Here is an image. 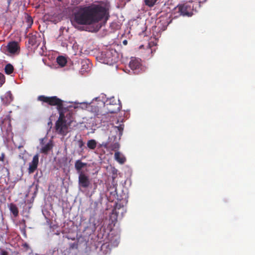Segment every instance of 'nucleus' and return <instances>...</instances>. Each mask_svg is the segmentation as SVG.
I'll return each instance as SVG.
<instances>
[{"label": "nucleus", "mask_w": 255, "mask_h": 255, "mask_svg": "<svg viewBox=\"0 0 255 255\" xmlns=\"http://www.w3.org/2000/svg\"><path fill=\"white\" fill-rule=\"evenodd\" d=\"M108 9L99 4L77 7L72 14L71 22L75 27L79 25H91L108 19Z\"/></svg>", "instance_id": "f257e3e1"}, {"label": "nucleus", "mask_w": 255, "mask_h": 255, "mask_svg": "<svg viewBox=\"0 0 255 255\" xmlns=\"http://www.w3.org/2000/svg\"><path fill=\"white\" fill-rule=\"evenodd\" d=\"M38 100L46 103L50 106H56L59 116L57 121L66 122V109L63 107V101L56 96L47 97L44 95L38 96Z\"/></svg>", "instance_id": "f03ea898"}, {"label": "nucleus", "mask_w": 255, "mask_h": 255, "mask_svg": "<svg viewBox=\"0 0 255 255\" xmlns=\"http://www.w3.org/2000/svg\"><path fill=\"white\" fill-rule=\"evenodd\" d=\"M124 127L120 125L115 128V130L111 131L109 136V149L116 152L118 151L120 147L119 141L123 134Z\"/></svg>", "instance_id": "7ed1b4c3"}, {"label": "nucleus", "mask_w": 255, "mask_h": 255, "mask_svg": "<svg viewBox=\"0 0 255 255\" xmlns=\"http://www.w3.org/2000/svg\"><path fill=\"white\" fill-rule=\"evenodd\" d=\"M194 5L191 2L178 4L173 10L172 14L174 18L180 16H191L193 14Z\"/></svg>", "instance_id": "20e7f679"}, {"label": "nucleus", "mask_w": 255, "mask_h": 255, "mask_svg": "<svg viewBox=\"0 0 255 255\" xmlns=\"http://www.w3.org/2000/svg\"><path fill=\"white\" fill-rule=\"evenodd\" d=\"M118 53L116 50L111 49L103 51L101 54V59L103 63L108 65H113L118 60Z\"/></svg>", "instance_id": "39448f33"}, {"label": "nucleus", "mask_w": 255, "mask_h": 255, "mask_svg": "<svg viewBox=\"0 0 255 255\" xmlns=\"http://www.w3.org/2000/svg\"><path fill=\"white\" fill-rule=\"evenodd\" d=\"M104 104L108 110V113L111 114L117 113L119 112L122 107L120 100L116 99L114 97L110 98Z\"/></svg>", "instance_id": "423d86ee"}, {"label": "nucleus", "mask_w": 255, "mask_h": 255, "mask_svg": "<svg viewBox=\"0 0 255 255\" xmlns=\"http://www.w3.org/2000/svg\"><path fill=\"white\" fill-rule=\"evenodd\" d=\"M139 58L131 57L129 63V67L135 74L141 73L145 71V67L142 65Z\"/></svg>", "instance_id": "0eeeda50"}, {"label": "nucleus", "mask_w": 255, "mask_h": 255, "mask_svg": "<svg viewBox=\"0 0 255 255\" xmlns=\"http://www.w3.org/2000/svg\"><path fill=\"white\" fill-rule=\"evenodd\" d=\"M55 128L56 131L63 136H65L68 132V126L66 122L57 121Z\"/></svg>", "instance_id": "6e6552de"}, {"label": "nucleus", "mask_w": 255, "mask_h": 255, "mask_svg": "<svg viewBox=\"0 0 255 255\" xmlns=\"http://www.w3.org/2000/svg\"><path fill=\"white\" fill-rule=\"evenodd\" d=\"M78 183L79 186L82 188H88L90 184L89 176L84 173H80L78 177Z\"/></svg>", "instance_id": "1a4fd4ad"}, {"label": "nucleus", "mask_w": 255, "mask_h": 255, "mask_svg": "<svg viewBox=\"0 0 255 255\" xmlns=\"http://www.w3.org/2000/svg\"><path fill=\"white\" fill-rule=\"evenodd\" d=\"M39 163V154L37 153L33 157L32 161L29 163L28 171L29 174L33 173L37 168Z\"/></svg>", "instance_id": "9d476101"}, {"label": "nucleus", "mask_w": 255, "mask_h": 255, "mask_svg": "<svg viewBox=\"0 0 255 255\" xmlns=\"http://www.w3.org/2000/svg\"><path fill=\"white\" fill-rule=\"evenodd\" d=\"M7 49L9 53L11 54H15L19 51L20 48L17 42L12 41L8 43L7 45Z\"/></svg>", "instance_id": "9b49d317"}, {"label": "nucleus", "mask_w": 255, "mask_h": 255, "mask_svg": "<svg viewBox=\"0 0 255 255\" xmlns=\"http://www.w3.org/2000/svg\"><path fill=\"white\" fill-rule=\"evenodd\" d=\"M53 147V144L52 140H50L46 145L43 146L40 149V152L45 154H47L48 153L52 150Z\"/></svg>", "instance_id": "f8f14e48"}, {"label": "nucleus", "mask_w": 255, "mask_h": 255, "mask_svg": "<svg viewBox=\"0 0 255 255\" xmlns=\"http://www.w3.org/2000/svg\"><path fill=\"white\" fill-rule=\"evenodd\" d=\"M114 157L115 159L120 164H123L126 161V157L119 151L115 153Z\"/></svg>", "instance_id": "ddd939ff"}, {"label": "nucleus", "mask_w": 255, "mask_h": 255, "mask_svg": "<svg viewBox=\"0 0 255 255\" xmlns=\"http://www.w3.org/2000/svg\"><path fill=\"white\" fill-rule=\"evenodd\" d=\"M86 166L87 163L83 162L81 160H77L75 161V168L79 174L80 173H83L81 171V170Z\"/></svg>", "instance_id": "4468645a"}, {"label": "nucleus", "mask_w": 255, "mask_h": 255, "mask_svg": "<svg viewBox=\"0 0 255 255\" xmlns=\"http://www.w3.org/2000/svg\"><path fill=\"white\" fill-rule=\"evenodd\" d=\"M28 43L32 46L37 45L38 46V44L37 43V38L38 37L35 34H29L28 36Z\"/></svg>", "instance_id": "2eb2a0df"}, {"label": "nucleus", "mask_w": 255, "mask_h": 255, "mask_svg": "<svg viewBox=\"0 0 255 255\" xmlns=\"http://www.w3.org/2000/svg\"><path fill=\"white\" fill-rule=\"evenodd\" d=\"M5 98L6 99V101L4 100V98L2 96L1 97V101L3 104L6 105L7 104H9L11 101H12V96L10 91L6 92V93L5 94Z\"/></svg>", "instance_id": "dca6fc26"}, {"label": "nucleus", "mask_w": 255, "mask_h": 255, "mask_svg": "<svg viewBox=\"0 0 255 255\" xmlns=\"http://www.w3.org/2000/svg\"><path fill=\"white\" fill-rule=\"evenodd\" d=\"M90 65L91 63L89 61L85 60L82 62V72H87L90 68Z\"/></svg>", "instance_id": "f3484780"}, {"label": "nucleus", "mask_w": 255, "mask_h": 255, "mask_svg": "<svg viewBox=\"0 0 255 255\" xmlns=\"http://www.w3.org/2000/svg\"><path fill=\"white\" fill-rule=\"evenodd\" d=\"M9 210L14 217H16L18 216V210L15 204L11 203L10 204Z\"/></svg>", "instance_id": "a211bd4d"}, {"label": "nucleus", "mask_w": 255, "mask_h": 255, "mask_svg": "<svg viewBox=\"0 0 255 255\" xmlns=\"http://www.w3.org/2000/svg\"><path fill=\"white\" fill-rule=\"evenodd\" d=\"M97 141L95 139H90L87 141V147L90 149H95L97 146Z\"/></svg>", "instance_id": "6ab92c4d"}, {"label": "nucleus", "mask_w": 255, "mask_h": 255, "mask_svg": "<svg viewBox=\"0 0 255 255\" xmlns=\"http://www.w3.org/2000/svg\"><path fill=\"white\" fill-rule=\"evenodd\" d=\"M57 62L60 66L63 67L66 64L67 60L64 56H59L57 58Z\"/></svg>", "instance_id": "aec40b11"}, {"label": "nucleus", "mask_w": 255, "mask_h": 255, "mask_svg": "<svg viewBox=\"0 0 255 255\" xmlns=\"http://www.w3.org/2000/svg\"><path fill=\"white\" fill-rule=\"evenodd\" d=\"M91 108V111L99 115L100 113V108L98 106L96 105L94 103H92V104L89 106V108Z\"/></svg>", "instance_id": "412c9836"}, {"label": "nucleus", "mask_w": 255, "mask_h": 255, "mask_svg": "<svg viewBox=\"0 0 255 255\" xmlns=\"http://www.w3.org/2000/svg\"><path fill=\"white\" fill-rule=\"evenodd\" d=\"M4 70L6 74H10L13 71V67L11 64H7L5 67Z\"/></svg>", "instance_id": "4be33fe9"}, {"label": "nucleus", "mask_w": 255, "mask_h": 255, "mask_svg": "<svg viewBox=\"0 0 255 255\" xmlns=\"http://www.w3.org/2000/svg\"><path fill=\"white\" fill-rule=\"evenodd\" d=\"M157 0H144V4L148 7H153L156 3Z\"/></svg>", "instance_id": "5701e85b"}, {"label": "nucleus", "mask_w": 255, "mask_h": 255, "mask_svg": "<svg viewBox=\"0 0 255 255\" xmlns=\"http://www.w3.org/2000/svg\"><path fill=\"white\" fill-rule=\"evenodd\" d=\"M66 109V118L67 119V120H69L70 122L72 121V116H73V112L71 111H70L68 108H65Z\"/></svg>", "instance_id": "b1692460"}, {"label": "nucleus", "mask_w": 255, "mask_h": 255, "mask_svg": "<svg viewBox=\"0 0 255 255\" xmlns=\"http://www.w3.org/2000/svg\"><path fill=\"white\" fill-rule=\"evenodd\" d=\"M104 147L106 149H109V138H108V140L107 142H104L102 144H100L99 146V147Z\"/></svg>", "instance_id": "393cba45"}, {"label": "nucleus", "mask_w": 255, "mask_h": 255, "mask_svg": "<svg viewBox=\"0 0 255 255\" xmlns=\"http://www.w3.org/2000/svg\"><path fill=\"white\" fill-rule=\"evenodd\" d=\"M77 143L79 147L83 150V147L84 146L85 144L83 140L82 139H80L77 141Z\"/></svg>", "instance_id": "a878e982"}, {"label": "nucleus", "mask_w": 255, "mask_h": 255, "mask_svg": "<svg viewBox=\"0 0 255 255\" xmlns=\"http://www.w3.org/2000/svg\"><path fill=\"white\" fill-rule=\"evenodd\" d=\"M5 82V78L4 75L0 73V87Z\"/></svg>", "instance_id": "bb28decb"}, {"label": "nucleus", "mask_w": 255, "mask_h": 255, "mask_svg": "<svg viewBox=\"0 0 255 255\" xmlns=\"http://www.w3.org/2000/svg\"><path fill=\"white\" fill-rule=\"evenodd\" d=\"M78 244L77 242H75L73 243H71L70 244V249H78Z\"/></svg>", "instance_id": "cd10ccee"}, {"label": "nucleus", "mask_w": 255, "mask_h": 255, "mask_svg": "<svg viewBox=\"0 0 255 255\" xmlns=\"http://www.w3.org/2000/svg\"><path fill=\"white\" fill-rule=\"evenodd\" d=\"M27 22L29 26H31L33 23V20L31 16H28L27 17Z\"/></svg>", "instance_id": "c85d7f7f"}, {"label": "nucleus", "mask_w": 255, "mask_h": 255, "mask_svg": "<svg viewBox=\"0 0 255 255\" xmlns=\"http://www.w3.org/2000/svg\"><path fill=\"white\" fill-rule=\"evenodd\" d=\"M8 253L3 250H0V255H7Z\"/></svg>", "instance_id": "c756f323"}, {"label": "nucleus", "mask_w": 255, "mask_h": 255, "mask_svg": "<svg viewBox=\"0 0 255 255\" xmlns=\"http://www.w3.org/2000/svg\"><path fill=\"white\" fill-rule=\"evenodd\" d=\"M4 154H2V156L1 157L0 156V160L3 161V160H4Z\"/></svg>", "instance_id": "7c9ffc66"}, {"label": "nucleus", "mask_w": 255, "mask_h": 255, "mask_svg": "<svg viewBox=\"0 0 255 255\" xmlns=\"http://www.w3.org/2000/svg\"><path fill=\"white\" fill-rule=\"evenodd\" d=\"M127 41L126 40H124L123 41V43L125 44V45H126L127 44Z\"/></svg>", "instance_id": "2f4dec72"}, {"label": "nucleus", "mask_w": 255, "mask_h": 255, "mask_svg": "<svg viewBox=\"0 0 255 255\" xmlns=\"http://www.w3.org/2000/svg\"><path fill=\"white\" fill-rule=\"evenodd\" d=\"M161 22H162V21H161V20H160V22L158 23V25H159V24H160V23Z\"/></svg>", "instance_id": "473e14b6"}]
</instances>
